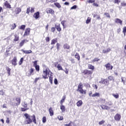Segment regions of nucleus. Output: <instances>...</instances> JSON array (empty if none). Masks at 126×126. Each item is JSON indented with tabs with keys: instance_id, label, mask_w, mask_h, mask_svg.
Segmentation results:
<instances>
[{
	"instance_id": "nucleus-14",
	"label": "nucleus",
	"mask_w": 126,
	"mask_h": 126,
	"mask_svg": "<svg viewBox=\"0 0 126 126\" xmlns=\"http://www.w3.org/2000/svg\"><path fill=\"white\" fill-rule=\"evenodd\" d=\"M33 17L36 20L38 19V18H39L40 17V12L39 11H38V12L34 13L33 14Z\"/></svg>"
},
{
	"instance_id": "nucleus-22",
	"label": "nucleus",
	"mask_w": 126,
	"mask_h": 126,
	"mask_svg": "<svg viewBox=\"0 0 126 126\" xmlns=\"http://www.w3.org/2000/svg\"><path fill=\"white\" fill-rule=\"evenodd\" d=\"M26 42H28V40L26 39L22 40L19 44L20 47H23V46L24 45V44H25V43H26Z\"/></svg>"
},
{
	"instance_id": "nucleus-42",
	"label": "nucleus",
	"mask_w": 126,
	"mask_h": 126,
	"mask_svg": "<svg viewBox=\"0 0 126 126\" xmlns=\"http://www.w3.org/2000/svg\"><path fill=\"white\" fill-rule=\"evenodd\" d=\"M34 67L35 68V70H36L37 72L40 71V66H39V65H36Z\"/></svg>"
},
{
	"instance_id": "nucleus-26",
	"label": "nucleus",
	"mask_w": 126,
	"mask_h": 126,
	"mask_svg": "<svg viewBox=\"0 0 126 126\" xmlns=\"http://www.w3.org/2000/svg\"><path fill=\"white\" fill-rule=\"evenodd\" d=\"M82 104H83V102H82V100H81L78 101L76 103L77 107H80L81 106H82Z\"/></svg>"
},
{
	"instance_id": "nucleus-38",
	"label": "nucleus",
	"mask_w": 126,
	"mask_h": 126,
	"mask_svg": "<svg viewBox=\"0 0 126 126\" xmlns=\"http://www.w3.org/2000/svg\"><path fill=\"white\" fill-rule=\"evenodd\" d=\"M90 22H91V18L88 17L86 21V24H89V23H90Z\"/></svg>"
},
{
	"instance_id": "nucleus-58",
	"label": "nucleus",
	"mask_w": 126,
	"mask_h": 126,
	"mask_svg": "<svg viewBox=\"0 0 126 126\" xmlns=\"http://www.w3.org/2000/svg\"><path fill=\"white\" fill-rule=\"evenodd\" d=\"M45 41L47 43H48V42H50V37L47 36L45 38Z\"/></svg>"
},
{
	"instance_id": "nucleus-27",
	"label": "nucleus",
	"mask_w": 126,
	"mask_h": 126,
	"mask_svg": "<svg viewBox=\"0 0 126 126\" xmlns=\"http://www.w3.org/2000/svg\"><path fill=\"white\" fill-rule=\"evenodd\" d=\"M60 109L62 110V113H64V112H65V106H64V105L61 104Z\"/></svg>"
},
{
	"instance_id": "nucleus-59",
	"label": "nucleus",
	"mask_w": 126,
	"mask_h": 126,
	"mask_svg": "<svg viewBox=\"0 0 126 126\" xmlns=\"http://www.w3.org/2000/svg\"><path fill=\"white\" fill-rule=\"evenodd\" d=\"M121 2V0H114V3H117L119 4Z\"/></svg>"
},
{
	"instance_id": "nucleus-2",
	"label": "nucleus",
	"mask_w": 126,
	"mask_h": 126,
	"mask_svg": "<svg viewBox=\"0 0 126 126\" xmlns=\"http://www.w3.org/2000/svg\"><path fill=\"white\" fill-rule=\"evenodd\" d=\"M24 116L26 118L25 123L26 125H30L32 122L34 123L35 125L37 124L36 120V116L35 115H32V116L30 115L27 113L24 114Z\"/></svg>"
},
{
	"instance_id": "nucleus-29",
	"label": "nucleus",
	"mask_w": 126,
	"mask_h": 126,
	"mask_svg": "<svg viewBox=\"0 0 126 126\" xmlns=\"http://www.w3.org/2000/svg\"><path fill=\"white\" fill-rule=\"evenodd\" d=\"M6 70H7V72L8 73V76H9V75H10V71H11V69L9 68V67L6 66Z\"/></svg>"
},
{
	"instance_id": "nucleus-37",
	"label": "nucleus",
	"mask_w": 126,
	"mask_h": 126,
	"mask_svg": "<svg viewBox=\"0 0 126 126\" xmlns=\"http://www.w3.org/2000/svg\"><path fill=\"white\" fill-rule=\"evenodd\" d=\"M99 61H100V59L98 58H95L94 59L92 60V63H95V62H99Z\"/></svg>"
},
{
	"instance_id": "nucleus-30",
	"label": "nucleus",
	"mask_w": 126,
	"mask_h": 126,
	"mask_svg": "<svg viewBox=\"0 0 126 126\" xmlns=\"http://www.w3.org/2000/svg\"><path fill=\"white\" fill-rule=\"evenodd\" d=\"M92 97H100V93H95L94 94H93Z\"/></svg>"
},
{
	"instance_id": "nucleus-64",
	"label": "nucleus",
	"mask_w": 126,
	"mask_h": 126,
	"mask_svg": "<svg viewBox=\"0 0 126 126\" xmlns=\"http://www.w3.org/2000/svg\"><path fill=\"white\" fill-rule=\"evenodd\" d=\"M27 14H29V13H30V7L27 8Z\"/></svg>"
},
{
	"instance_id": "nucleus-34",
	"label": "nucleus",
	"mask_w": 126,
	"mask_h": 126,
	"mask_svg": "<svg viewBox=\"0 0 126 126\" xmlns=\"http://www.w3.org/2000/svg\"><path fill=\"white\" fill-rule=\"evenodd\" d=\"M11 30H14L16 28V24L15 23L11 24Z\"/></svg>"
},
{
	"instance_id": "nucleus-63",
	"label": "nucleus",
	"mask_w": 126,
	"mask_h": 126,
	"mask_svg": "<svg viewBox=\"0 0 126 126\" xmlns=\"http://www.w3.org/2000/svg\"><path fill=\"white\" fill-rule=\"evenodd\" d=\"M93 5L94 6H96V7H98V6H99V5L97 4V3H95V2L93 3Z\"/></svg>"
},
{
	"instance_id": "nucleus-60",
	"label": "nucleus",
	"mask_w": 126,
	"mask_h": 126,
	"mask_svg": "<svg viewBox=\"0 0 126 126\" xmlns=\"http://www.w3.org/2000/svg\"><path fill=\"white\" fill-rule=\"evenodd\" d=\"M72 125V122L70 121V122L68 124H65L64 126H72V125Z\"/></svg>"
},
{
	"instance_id": "nucleus-1",
	"label": "nucleus",
	"mask_w": 126,
	"mask_h": 126,
	"mask_svg": "<svg viewBox=\"0 0 126 126\" xmlns=\"http://www.w3.org/2000/svg\"><path fill=\"white\" fill-rule=\"evenodd\" d=\"M43 75H42V78L44 79H48L49 78V82L51 84H53V73L51 71V70L49 68H46L44 69L43 71Z\"/></svg>"
},
{
	"instance_id": "nucleus-36",
	"label": "nucleus",
	"mask_w": 126,
	"mask_h": 126,
	"mask_svg": "<svg viewBox=\"0 0 126 126\" xmlns=\"http://www.w3.org/2000/svg\"><path fill=\"white\" fill-rule=\"evenodd\" d=\"M24 61V59L23 58H21L20 59V61L18 63L19 65H21L22 63H23V61Z\"/></svg>"
},
{
	"instance_id": "nucleus-9",
	"label": "nucleus",
	"mask_w": 126,
	"mask_h": 126,
	"mask_svg": "<svg viewBox=\"0 0 126 126\" xmlns=\"http://www.w3.org/2000/svg\"><path fill=\"white\" fill-rule=\"evenodd\" d=\"M31 30L30 28H27L24 32V37H25L26 36H29V35L30 34Z\"/></svg>"
},
{
	"instance_id": "nucleus-19",
	"label": "nucleus",
	"mask_w": 126,
	"mask_h": 126,
	"mask_svg": "<svg viewBox=\"0 0 126 126\" xmlns=\"http://www.w3.org/2000/svg\"><path fill=\"white\" fill-rule=\"evenodd\" d=\"M55 28L57 29V31H58V32H61V31H62V28H61V24H59V25H55Z\"/></svg>"
},
{
	"instance_id": "nucleus-47",
	"label": "nucleus",
	"mask_w": 126,
	"mask_h": 126,
	"mask_svg": "<svg viewBox=\"0 0 126 126\" xmlns=\"http://www.w3.org/2000/svg\"><path fill=\"white\" fill-rule=\"evenodd\" d=\"M22 107H23L24 108H28L27 107H28V105H27V103H26V102H24V103H22Z\"/></svg>"
},
{
	"instance_id": "nucleus-54",
	"label": "nucleus",
	"mask_w": 126,
	"mask_h": 126,
	"mask_svg": "<svg viewBox=\"0 0 126 126\" xmlns=\"http://www.w3.org/2000/svg\"><path fill=\"white\" fill-rule=\"evenodd\" d=\"M58 119L59 121H63V117L59 116L58 117Z\"/></svg>"
},
{
	"instance_id": "nucleus-45",
	"label": "nucleus",
	"mask_w": 126,
	"mask_h": 126,
	"mask_svg": "<svg viewBox=\"0 0 126 126\" xmlns=\"http://www.w3.org/2000/svg\"><path fill=\"white\" fill-rule=\"evenodd\" d=\"M108 79L110 81H112L113 80H114V77L112 76H109L108 77Z\"/></svg>"
},
{
	"instance_id": "nucleus-20",
	"label": "nucleus",
	"mask_w": 126,
	"mask_h": 126,
	"mask_svg": "<svg viewBox=\"0 0 126 126\" xmlns=\"http://www.w3.org/2000/svg\"><path fill=\"white\" fill-rule=\"evenodd\" d=\"M21 51L23 53V54H31L32 53V50H24L23 49H22Z\"/></svg>"
},
{
	"instance_id": "nucleus-24",
	"label": "nucleus",
	"mask_w": 126,
	"mask_h": 126,
	"mask_svg": "<svg viewBox=\"0 0 126 126\" xmlns=\"http://www.w3.org/2000/svg\"><path fill=\"white\" fill-rule=\"evenodd\" d=\"M49 112L50 116L52 117V116L54 115V110H53V108L52 107H50L49 109Z\"/></svg>"
},
{
	"instance_id": "nucleus-40",
	"label": "nucleus",
	"mask_w": 126,
	"mask_h": 126,
	"mask_svg": "<svg viewBox=\"0 0 126 126\" xmlns=\"http://www.w3.org/2000/svg\"><path fill=\"white\" fill-rule=\"evenodd\" d=\"M25 27H26L25 25H22L20 26V28H19V29L21 30H25Z\"/></svg>"
},
{
	"instance_id": "nucleus-16",
	"label": "nucleus",
	"mask_w": 126,
	"mask_h": 126,
	"mask_svg": "<svg viewBox=\"0 0 126 126\" xmlns=\"http://www.w3.org/2000/svg\"><path fill=\"white\" fill-rule=\"evenodd\" d=\"M115 23L119 24H120V25H123V21H122V20H121L119 18H116L115 20Z\"/></svg>"
},
{
	"instance_id": "nucleus-57",
	"label": "nucleus",
	"mask_w": 126,
	"mask_h": 126,
	"mask_svg": "<svg viewBox=\"0 0 126 126\" xmlns=\"http://www.w3.org/2000/svg\"><path fill=\"white\" fill-rule=\"evenodd\" d=\"M65 23V21H62L61 22V24L63 26V28H65V26H64V24Z\"/></svg>"
},
{
	"instance_id": "nucleus-62",
	"label": "nucleus",
	"mask_w": 126,
	"mask_h": 126,
	"mask_svg": "<svg viewBox=\"0 0 126 126\" xmlns=\"http://www.w3.org/2000/svg\"><path fill=\"white\" fill-rule=\"evenodd\" d=\"M123 32L124 34L126 33V27H124L123 29Z\"/></svg>"
},
{
	"instance_id": "nucleus-53",
	"label": "nucleus",
	"mask_w": 126,
	"mask_h": 126,
	"mask_svg": "<svg viewBox=\"0 0 126 126\" xmlns=\"http://www.w3.org/2000/svg\"><path fill=\"white\" fill-rule=\"evenodd\" d=\"M56 46H57V49L58 51H59L61 44H60V43H57L56 44Z\"/></svg>"
},
{
	"instance_id": "nucleus-46",
	"label": "nucleus",
	"mask_w": 126,
	"mask_h": 126,
	"mask_svg": "<svg viewBox=\"0 0 126 126\" xmlns=\"http://www.w3.org/2000/svg\"><path fill=\"white\" fill-rule=\"evenodd\" d=\"M95 1V0H88L87 1V3H94Z\"/></svg>"
},
{
	"instance_id": "nucleus-12",
	"label": "nucleus",
	"mask_w": 126,
	"mask_h": 126,
	"mask_svg": "<svg viewBox=\"0 0 126 126\" xmlns=\"http://www.w3.org/2000/svg\"><path fill=\"white\" fill-rule=\"evenodd\" d=\"M105 66L106 69H107V70H111L112 69H113V66H112V65H111L110 63H108L106 64Z\"/></svg>"
},
{
	"instance_id": "nucleus-55",
	"label": "nucleus",
	"mask_w": 126,
	"mask_h": 126,
	"mask_svg": "<svg viewBox=\"0 0 126 126\" xmlns=\"http://www.w3.org/2000/svg\"><path fill=\"white\" fill-rule=\"evenodd\" d=\"M103 124H105V121L104 120H102L98 123V124L99 125V126H101Z\"/></svg>"
},
{
	"instance_id": "nucleus-13",
	"label": "nucleus",
	"mask_w": 126,
	"mask_h": 126,
	"mask_svg": "<svg viewBox=\"0 0 126 126\" xmlns=\"http://www.w3.org/2000/svg\"><path fill=\"white\" fill-rule=\"evenodd\" d=\"M4 6H5L6 8H11V5H10V4H9L8 1H5L4 2Z\"/></svg>"
},
{
	"instance_id": "nucleus-44",
	"label": "nucleus",
	"mask_w": 126,
	"mask_h": 126,
	"mask_svg": "<svg viewBox=\"0 0 126 126\" xmlns=\"http://www.w3.org/2000/svg\"><path fill=\"white\" fill-rule=\"evenodd\" d=\"M85 87L87 89L88 88H91V86H90V84L89 83H86L84 85Z\"/></svg>"
},
{
	"instance_id": "nucleus-4",
	"label": "nucleus",
	"mask_w": 126,
	"mask_h": 126,
	"mask_svg": "<svg viewBox=\"0 0 126 126\" xmlns=\"http://www.w3.org/2000/svg\"><path fill=\"white\" fill-rule=\"evenodd\" d=\"M82 74H84V75H87V77H91L92 76V74H93V71L85 69L82 71Z\"/></svg>"
},
{
	"instance_id": "nucleus-32",
	"label": "nucleus",
	"mask_w": 126,
	"mask_h": 126,
	"mask_svg": "<svg viewBox=\"0 0 126 126\" xmlns=\"http://www.w3.org/2000/svg\"><path fill=\"white\" fill-rule=\"evenodd\" d=\"M88 68L89 69H92V70H94V69H95V67L91 64H88Z\"/></svg>"
},
{
	"instance_id": "nucleus-8",
	"label": "nucleus",
	"mask_w": 126,
	"mask_h": 126,
	"mask_svg": "<svg viewBox=\"0 0 126 126\" xmlns=\"http://www.w3.org/2000/svg\"><path fill=\"white\" fill-rule=\"evenodd\" d=\"M121 118L122 116L121 115V114L117 113L114 116V120L115 121H117V122H120V121H121Z\"/></svg>"
},
{
	"instance_id": "nucleus-35",
	"label": "nucleus",
	"mask_w": 126,
	"mask_h": 126,
	"mask_svg": "<svg viewBox=\"0 0 126 126\" xmlns=\"http://www.w3.org/2000/svg\"><path fill=\"white\" fill-rule=\"evenodd\" d=\"M57 68L58 70H63V67L61 65V64H58L57 66Z\"/></svg>"
},
{
	"instance_id": "nucleus-21",
	"label": "nucleus",
	"mask_w": 126,
	"mask_h": 126,
	"mask_svg": "<svg viewBox=\"0 0 126 126\" xmlns=\"http://www.w3.org/2000/svg\"><path fill=\"white\" fill-rule=\"evenodd\" d=\"M14 39H13L14 42H17L19 41V35L17 34H14Z\"/></svg>"
},
{
	"instance_id": "nucleus-3",
	"label": "nucleus",
	"mask_w": 126,
	"mask_h": 126,
	"mask_svg": "<svg viewBox=\"0 0 126 126\" xmlns=\"http://www.w3.org/2000/svg\"><path fill=\"white\" fill-rule=\"evenodd\" d=\"M77 91L79 92L80 94H82V95H86V90L83 89V84H82V83H80L79 84Z\"/></svg>"
},
{
	"instance_id": "nucleus-41",
	"label": "nucleus",
	"mask_w": 126,
	"mask_h": 126,
	"mask_svg": "<svg viewBox=\"0 0 126 126\" xmlns=\"http://www.w3.org/2000/svg\"><path fill=\"white\" fill-rule=\"evenodd\" d=\"M104 15H105L106 17H107V18H111V16L109 13L105 12L104 13Z\"/></svg>"
},
{
	"instance_id": "nucleus-61",
	"label": "nucleus",
	"mask_w": 126,
	"mask_h": 126,
	"mask_svg": "<svg viewBox=\"0 0 126 126\" xmlns=\"http://www.w3.org/2000/svg\"><path fill=\"white\" fill-rule=\"evenodd\" d=\"M30 12H31V13H33V12H35V10H34V8L32 7V8H31V9H30Z\"/></svg>"
},
{
	"instance_id": "nucleus-25",
	"label": "nucleus",
	"mask_w": 126,
	"mask_h": 126,
	"mask_svg": "<svg viewBox=\"0 0 126 126\" xmlns=\"http://www.w3.org/2000/svg\"><path fill=\"white\" fill-rule=\"evenodd\" d=\"M75 58L77 60L78 62L80 61V56L79 55V54H78V53H76L75 55Z\"/></svg>"
},
{
	"instance_id": "nucleus-50",
	"label": "nucleus",
	"mask_w": 126,
	"mask_h": 126,
	"mask_svg": "<svg viewBox=\"0 0 126 126\" xmlns=\"http://www.w3.org/2000/svg\"><path fill=\"white\" fill-rule=\"evenodd\" d=\"M41 79L40 77L35 78L34 81V83H37L38 80Z\"/></svg>"
},
{
	"instance_id": "nucleus-11",
	"label": "nucleus",
	"mask_w": 126,
	"mask_h": 126,
	"mask_svg": "<svg viewBox=\"0 0 126 126\" xmlns=\"http://www.w3.org/2000/svg\"><path fill=\"white\" fill-rule=\"evenodd\" d=\"M29 73L28 74V76H31V75H34V68H31L29 70Z\"/></svg>"
},
{
	"instance_id": "nucleus-18",
	"label": "nucleus",
	"mask_w": 126,
	"mask_h": 126,
	"mask_svg": "<svg viewBox=\"0 0 126 126\" xmlns=\"http://www.w3.org/2000/svg\"><path fill=\"white\" fill-rule=\"evenodd\" d=\"M11 49V47L7 48L6 50V57H9V56H10V53H9V52H10Z\"/></svg>"
},
{
	"instance_id": "nucleus-31",
	"label": "nucleus",
	"mask_w": 126,
	"mask_h": 126,
	"mask_svg": "<svg viewBox=\"0 0 126 126\" xmlns=\"http://www.w3.org/2000/svg\"><path fill=\"white\" fill-rule=\"evenodd\" d=\"M65 98H66L65 96L63 95L62 99L60 101L61 105H63V103H64V100H65Z\"/></svg>"
},
{
	"instance_id": "nucleus-51",
	"label": "nucleus",
	"mask_w": 126,
	"mask_h": 126,
	"mask_svg": "<svg viewBox=\"0 0 126 126\" xmlns=\"http://www.w3.org/2000/svg\"><path fill=\"white\" fill-rule=\"evenodd\" d=\"M46 122H47L46 117L44 116L42 118V123H43V124H45V123H46Z\"/></svg>"
},
{
	"instance_id": "nucleus-56",
	"label": "nucleus",
	"mask_w": 126,
	"mask_h": 126,
	"mask_svg": "<svg viewBox=\"0 0 126 126\" xmlns=\"http://www.w3.org/2000/svg\"><path fill=\"white\" fill-rule=\"evenodd\" d=\"M38 63V61H34V62H32V63H33V66H36V65H38L37 64V63Z\"/></svg>"
},
{
	"instance_id": "nucleus-10",
	"label": "nucleus",
	"mask_w": 126,
	"mask_h": 126,
	"mask_svg": "<svg viewBox=\"0 0 126 126\" xmlns=\"http://www.w3.org/2000/svg\"><path fill=\"white\" fill-rule=\"evenodd\" d=\"M46 12L47 13H49L52 15L55 14V11H54L53 9L50 8L46 9Z\"/></svg>"
},
{
	"instance_id": "nucleus-5",
	"label": "nucleus",
	"mask_w": 126,
	"mask_h": 126,
	"mask_svg": "<svg viewBox=\"0 0 126 126\" xmlns=\"http://www.w3.org/2000/svg\"><path fill=\"white\" fill-rule=\"evenodd\" d=\"M15 101L12 102L13 106H19L20 105V103H21V98L20 97H16L15 98Z\"/></svg>"
},
{
	"instance_id": "nucleus-49",
	"label": "nucleus",
	"mask_w": 126,
	"mask_h": 126,
	"mask_svg": "<svg viewBox=\"0 0 126 126\" xmlns=\"http://www.w3.org/2000/svg\"><path fill=\"white\" fill-rule=\"evenodd\" d=\"M56 27H52L51 29V31L52 33H55V31H56Z\"/></svg>"
},
{
	"instance_id": "nucleus-28",
	"label": "nucleus",
	"mask_w": 126,
	"mask_h": 126,
	"mask_svg": "<svg viewBox=\"0 0 126 126\" xmlns=\"http://www.w3.org/2000/svg\"><path fill=\"white\" fill-rule=\"evenodd\" d=\"M58 42V38H55L51 40V45H55L56 43Z\"/></svg>"
},
{
	"instance_id": "nucleus-48",
	"label": "nucleus",
	"mask_w": 126,
	"mask_h": 126,
	"mask_svg": "<svg viewBox=\"0 0 126 126\" xmlns=\"http://www.w3.org/2000/svg\"><path fill=\"white\" fill-rule=\"evenodd\" d=\"M29 108H26L25 107H22L21 108V110L22 112H25V111H27V110H29Z\"/></svg>"
},
{
	"instance_id": "nucleus-33",
	"label": "nucleus",
	"mask_w": 126,
	"mask_h": 126,
	"mask_svg": "<svg viewBox=\"0 0 126 126\" xmlns=\"http://www.w3.org/2000/svg\"><path fill=\"white\" fill-rule=\"evenodd\" d=\"M64 49H67V50H69V49H70V46L68 45L67 43H65L63 45Z\"/></svg>"
},
{
	"instance_id": "nucleus-15",
	"label": "nucleus",
	"mask_w": 126,
	"mask_h": 126,
	"mask_svg": "<svg viewBox=\"0 0 126 126\" xmlns=\"http://www.w3.org/2000/svg\"><path fill=\"white\" fill-rule=\"evenodd\" d=\"M100 107L101 108V109H102V110H110V107L107 106V105H105L104 104H102L100 105Z\"/></svg>"
},
{
	"instance_id": "nucleus-6",
	"label": "nucleus",
	"mask_w": 126,
	"mask_h": 126,
	"mask_svg": "<svg viewBox=\"0 0 126 126\" xmlns=\"http://www.w3.org/2000/svg\"><path fill=\"white\" fill-rule=\"evenodd\" d=\"M11 63L12 65H14V66L17 65V57H16V56L13 57V59L11 61Z\"/></svg>"
},
{
	"instance_id": "nucleus-7",
	"label": "nucleus",
	"mask_w": 126,
	"mask_h": 126,
	"mask_svg": "<svg viewBox=\"0 0 126 126\" xmlns=\"http://www.w3.org/2000/svg\"><path fill=\"white\" fill-rule=\"evenodd\" d=\"M99 83H101L102 84H104V85H108L110 84V83L109 82V81L107 79H104L103 80H101L99 82Z\"/></svg>"
},
{
	"instance_id": "nucleus-52",
	"label": "nucleus",
	"mask_w": 126,
	"mask_h": 126,
	"mask_svg": "<svg viewBox=\"0 0 126 126\" xmlns=\"http://www.w3.org/2000/svg\"><path fill=\"white\" fill-rule=\"evenodd\" d=\"M107 104L108 106H113V102L109 101L107 102Z\"/></svg>"
},
{
	"instance_id": "nucleus-17",
	"label": "nucleus",
	"mask_w": 126,
	"mask_h": 126,
	"mask_svg": "<svg viewBox=\"0 0 126 126\" xmlns=\"http://www.w3.org/2000/svg\"><path fill=\"white\" fill-rule=\"evenodd\" d=\"M97 102L98 103H100V104H105L106 102V99L103 98H100L98 100Z\"/></svg>"
},
{
	"instance_id": "nucleus-39",
	"label": "nucleus",
	"mask_w": 126,
	"mask_h": 126,
	"mask_svg": "<svg viewBox=\"0 0 126 126\" xmlns=\"http://www.w3.org/2000/svg\"><path fill=\"white\" fill-rule=\"evenodd\" d=\"M54 5L56 6V7H58V8H61V4H60V3L59 2L54 3Z\"/></svg>"
},
{
	"instance_id": "nucleus-43",
	"label": "nucleus",
	"mask_w": 126,
	"mask_h": 126,
	"mask_svg": "<svg viewBox=\"0 0 126 126\" xmlns=\"http://www.w3.org/2000/svg\"><path fill=\"white\" fill-rule=\"evenodd\" d=\"M112 96H113V97H114V98H115L116 99H118L119 97V94H113Z\"/></svg>"
},
{
	"instance_id": "nucleus-23",
	"label": "nucleus",
	"mask_w": 126,
	"mask_h": 126,
	"mask_svg": "<svg viewBox=\"0 0 126 126\" xmlns=\"http://www.w3.org/2000/svg\"><path fill=\"white\" fill-rule=\"evenodd\" d=\"M15 12L16 14H19L21 12V8L20 7H18L15 9Z\"/></svg>"
}]
</instances>
